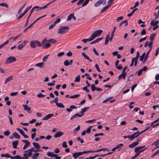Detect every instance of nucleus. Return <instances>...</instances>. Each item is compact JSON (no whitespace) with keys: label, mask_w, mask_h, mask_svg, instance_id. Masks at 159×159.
Listing matches in <instances>:
<instances>
[{"label":"nucleus","mask_w":159,"mask_h":159,"mask_svg":"<svg viewBox=\"0 0 159 159\" xmlns=\"http://www.w3.org/2000/svg\"><path fill=\"white\" fill-rule=\"evenodd\" d=\"M156 34L155 33L151 34L150 36V39L151 42H153L154 41V38Z\"/></svg>","instance_id":"27"},{"label":"nucleus","mask_w":159,"mask_h":159,"mask_svg":"<svg viewBox=\"0 0 159 159\" xmlns=\"http://www.w3.org/2000/svg\"><path fill=\"white\" fill-rule=\"evenodd\" d=\"M103 39V37L98 38L96 39L95 40H94V41H93V42H91L90 43V44H93L96 43H97L98 42H99V41H100L101 40H102Z\"/></svg>","instance_id":"29"},{"label":"nucleus","mask_w":159,"mask_h":159,"mask_svg":"<svg viewBox=\"0 0 159 159\" xmlns=\"http://www.w3.org/2000/svg\"><path fill=\"white\" fill-rule=\"evenodd\" d=\"M49 55V54H48V55H47L46 56H45L44 57L43 59V62L46 61H47Z\"/></svg>","instance_id":"46"},{"label":"nucleus","mask_w":159,"mask_h":159,"mask_svg":"<svg viewBox=\"0 0 159 159\" xmlns=\"http://www.w3.org/2000/svg\"><path fill=\"white\" fill-rule=\"evenodd\" d=\"M110 35L108 34L106 36V39L105 42L104 44L107 45L108 44L109 40H110Z\"/></svg>","instance_id":"30"},{"label":"nucleus","mask_w":159,"mask_h":159,"mask_svg":"<svg viewBox=\"0 0 159 159\" xmlns=\"http://www.w3.org/2000/svg\"><path fill=\"white\" fill-rule=\"evenodd\" d=\"M95 67L96 69L97 70L98 72H101V70H100V68L98 66V65L97 64H96L95 65Z\"/></svg>","instance_id":"58"},{"label":"nucleus","mask_w":159,"mask_h":159,"mask_svg":"<svg viewBox=\"0 0 159 159\" xmlns=\"http://www.w3.org/2000/svg\"><path fill=\"white\" fill-rule=\"evenodd\" d=\"M23 107H24V110H27L28 113H30L31 112L30 107H28L27 105L23 104Z\"/></svg>","instance_id":"11"},{"label":"nucleus","mask_w":159,"mask_h":159,"mask_svg":"<svg viewBox=\"0 0 159 159\" xmlns=\"http://www.w3.org/2000/svg\"><path fill=\"white\" fill-rule=\"evenodd\" d=\"M16 60V58L14 57L10 56L8 57L5 61V63L6 64H8L11 63H12Z\"/></svg>","instance_id":"4"},{"label":"nucleus","mask_w":159,"mask_h":159,"mask_svg":"<svg viewBox=\"0 0 159 159\" xmlns=\"http://www.w3.org/2000/svg\"><path fill=\"white\" fill-rule=\"evenodd\" d=\"M10 132L9 130L6 131L4 132V134L6 136H8L10 134Z\"/></svg>","instance_id":"54"},{"label":"nucleus","mask_w":159,"mask_h":159,"mask_svg":"<svg viewBox=\"0 0 159 159\" xmlns=\"http://www.w3.org/2000/svg\"><path fill=\"white\" fill-rule=\"evenodd\" d=\"M25 14H24V13H21L20 14V16H18L17 18V20H19L21 18H22L23 16H24L25 15Z\"/></svg>","instance_id":"55"},{"label":"nucleus","mask_w":159,"mask_h":159,"mask_svg":"<svg viewBox=\"0 0 159 159\" xmlns=\"http://www.w3.org/2000/svg\"><path fill=\"white\" fill-rule=\"evenodd\" d=\"M92 127V126H90L86 130L87 133L88 134H89L91 132V128Z\"/></svg>","instance_id":"62"},{"label":"nucleus","mask_w":159,"mask_h":159,"mask_svg":"<svg viewBox=\"0 0 159 159\" xmlns=\"http://www.w3.org/2000/svg\"><path fill=\"white\" fill-rule=\"evenodd\" d=\"M63 134V133L61 131L57 132L56 133L54 136V137L55 138L59 137Z\"/></svg>","instance_id":"14"},{"label":"nucleus","mask_w":159,"mask_h":159,"mask_svg":"<svg viewBox=\"0 0 159 159\" xmlns=\"http://www.w3.org/2000/svg\"><path fill=\"white\" fill-rule=\"evenodd\" d=\"M159 153V149L156 151L151 156V157H154L155 156Z\"/></svg>","instance_id":"59"},{"label":"nucleus","mask_w":159,"mask_h":159,"mask_svg":"<svg viewBox=\"0 0 159 159\" xmlns=\"http://www.w3.org/2000/svg\"><path fill=\"white\" fill-rule=\"evenodd\" d=\"M102 32V30H97L93 32L92 35L94 38H95L96 37H98L101 35Z\"/></svg>","instance_id":"7"},{"label":"nucleus","mask_w":159,"mask_h":159,"mask_svg":"<svg viewBox=\"0 0 159 159\" xmlns=\"http://www.w3.org/2000/svg\"><path fill=\"white\" fill-rule=\"evenodd\" d=\"M145 147V146H142L138 147L135 148L134 149V152H137L139 155L141 152H142L147 149V148H145L143 149L142 148Z\"/></svg>","instance_id":"5"},{"label":"nucleus","mask_w":159,"mask_h":159,"mask_svg":"<svg viewBox=\"0 0 159 159\" xmlns=\"http://www.w3.org/2000/svg\"><path fill=\"white\" fill-rule=\"evenodd\" d=\"M46 38H45L42 42V45L43 48L47 49L49 48L51 45L50 43L47 42Z\"/></svg>","instance_id":"3"},{"label":"nucleus","mask_w":159,"mask_h":159,"mask_svg":"<svg viewBox=\"0 0 159 159\" xmlns=\"http://www.w3.org/2000/svg\"><path fill=\"white\" fill-rule=\"evenodd\" d=\"M47 42H49L50 43H57V41L54 39H50L49 40H47Z\"/></svg>","instance_id":"31"},{"label":"nucleus","mask_w":159,"mask_h":159,"mask_svg":"<svg viewBox=\"0 0 159 159\" xmlns=\"http://www.w3.org/2000/svg\"><path fill=\"white\" fill-rule=\"evenodd\" d=\"M112 2L111 3L108 5L107 6L104 7L102 9V10L101 11L100 13H102L104 11H105L112 4Z\"/></svg>","instance_id":"19"},{"label":"nucleus","mask_w":159,"mask_h":159,"mask_svg":"<svg viewBox=\"0 0 159 159\" xmlns=\"http://www.w3.org/2000/svg\"><path fill=\"white\" fill-rule=\"evenodd\" d=\"M30 47L32 48H35L37 46L40 47L41 46L40 42L38 40H33L30 41Z\"/></svg>","instance_id":"2"},{"label":"nucleus","mask_w":159,"mask_h":159,"mask_svg":"<svg viewBox=\"0 0 159 159\" xmlns=\"http://www.w3.org/2000/svg\"><path fill=\"white\" fill-rule=\"evenodd\" d=\"M64 64L65 66H67L70 64V63L68 60H65L64 62Z\"/></svg>","instance_id":"51"},{"label":"nucleus","mask_w":159,"mask_h":159,"mask_svg":"<svg viewBox=\"0 0 159 159\" xmlns=\"http://www.w3.org/2000/svg\"><path fill=\"white\" fill-rule=\"evenodd\" d=\"M51 3V2H48L46 5H45L43 7H40V9H39V10H42V9L46 8L48 7V6Z\"/></svg>","instance_id":"35"},{"label":"nucleus","mask_w":159,"mask_h":159,"mask_svg":"<svg viewBox=\"0 0 159 159\" xmlns=\"http://www.w3.org/2000/svg\"><path fill=\"white\" fill-rule=\"evenodd\" d=\"M127 74V73H122L120 75L118 76V80H120L122 78L124 80H125V77Z\"/></svg>","instance_id":"18"},{"label":"nucleus","mask_w":159,"mask_h":159,"mask_svg":"<svg viewBox=\"0 0 159 159\" xmlns=\"http://www.w3.org/2000/svg\"><path fill=\"white\" fill-rule=\"evenodd\" d=\"M80 128L79 125H78L77 127L74 130V132L78 131L80 129Z\"/></svg>","instance_id":"56"},{"label":"nucleus","mask_w":159,"mask_h":159,"mask_svg":"<svg viewBox=\"0 0 159 159\" xmlns=\"http://www.w3.org/2000/svg\"><path fill=\"white\" fill-rule=\"evenodd\" d=\"M81 155H82L81 152H76L72 154V156L75 159L77 158Z\"/></svg>","instance_id":"13"},{"label":"nucleus","mask_w":159,"mask_h":159,"mask_svg":"<svg viewBox=\"0 0 159 159\" xmlns=\"http://www.w3.org/2000/svg\"><path fill=\"white\" fill-rule=\"evenodd\" d=\"M35 66L37 67H39L40 68H42L44 67L43 63V62H39L35 64Z\"/></svg>","instance_id":"25"},{"label":"nucleus","mask_w":159,"mask_h":159,"mask_svg":"<svg viewBox=\"0 0 159 159\" xmlns=\"http://www.w3.org/2000/svg\"><path fill=\"white\" fill-rule=\"evenodd\" d=\"M14 158L15 159H27L28 158V157H21L19 155H17L14 156Z\"/></svg>","instance_id":"23"},{"label":"nucleus","mask_w":159,"mask_h":159,"mask_svg":"<svg viewBox=\"0 0 159 159\" xmlns=\"http://www.w3.org/2000/svg\"><path fill=\"white\" fill-rule=\"evenodd\" d=\"M113 98V97H109L107 98L105 100H103L102 102H103V103L105 102H107V101L111 99L112 98Z\"/></svg>","instance_id":"45"},{"label":"nucleus","mask_w":159,"mask_h":159,"mask_svg":"<svg viewBox=\"0 0 159 159\" xmlns=\"http://www.w3.org/2000/svg\"><path fill=\"white\" fill-rule=\"evenodd\" d=\"M80 80V75H78L75 78V82H79Z\"/></svg>","instance_id":"37"},{"label":"nucleus","mask_w":159,"mask_h":159,"mask_svg":"<svg viewBox=\"0 0 159 159\" xmlns=\"http://www.w3.org/2000/svg\"><path fill=\"white\" fill-rule=\"evenodd\" d=\"M32 144L35 148L38 149H39L40 148V146L38 143L34 142L32 143Z\"/></svg>","instance_id":"26"},{"label":"nucleus","mask_w":159,"mask_h":159,"mask_svg":"<svg viewBox=\"0 0 159 159\" xmlns=\"http://www.w3.org/2000/svg\"><path fill=\"white\" fill-rule=\"evenodd\" d=\"M145 53L144 52L143 53L142 55L141 56L140 58V61H143V59L145 56Z\"/></svg>","instance_id":"44"},{"label":"nucleus","mask_w":159,"mask_h":159,"mask_svg":"<svg viewBox=\"0 0 159 159\" xmlns=\"http://www.w3.org/2000/svg\"><path fill=\"white\" fill-rule=\"evenodd\" d=\"M2 157H6L7 158H10L11 156L9 155L8 153H6V154H2L1 155Z\"/></svg>","instance_id":"41"},{"label":"nucleus","mask_w":159,"mask_h":159,"mask_svg":"<svg viewBox=\"0 0 159 159\" xmlns=\"http://www.w3.org/2000/svg\"><path fill=\"white\" fill-rule=\"evenodd\" d=\"M24 47V45H23L22 44H20L18 46L17 48V49L19 50H21L22 48Z\"/></svg>","instance_id":"48"},{"label":"nucleus","mask_w":159,"mask_h":159,"mask_svg":"<svg viewBox=\"0 0 159 159\" xmlns=\"http://www.w3.org/2000/svg\"><path fill=\"white\" fill-rule=\"evenodd\" d=\"M127 21H128L127 20H124L122 21L120 24L119 25V26H120L121 25H122V24H123L124 23H125V26L127 25H128V23L127 22Z\"/></svg>","instance_id":"33"},{"label":"nucleus","mask_w":159,"mask_h":159,"mask_svg":"<svg viewBox=\"0 0 159 159\" xmlns=\"http://www.w3.org/2000/svg\"><path fill=\"white\" fill-rule=\"evenodd\" d=\"M94 38V37L92 36V35H91L90 37L89 38L87 39V41L90 42L92 40H93Z\"/></svg>","instance_id":"61"},{"label":"nucleus","mask_w":159,"mask_h":159,"mask_svg":"<svg viewBox=\"0 0 159 159\" xmlns=\"http://www.w3.org/2000/svg\"><path fill=\"white\" fill-rule=\"evenodd\" d=\"M0 4L1 6L5 7L7 8L9 7L8 6L6 3L2 2V3H0Z\"/></svg>","instance_id":"40"},{"label":"nucleus","mask_w":159,"mask_h":159,"mask_svg":"<svg viewBox=\"0 0 159 159\" xmlns=\"http://www.w3.org/2000/svg\"><path fill=\"white\" fill-rule=\"evenodd\" d=\"M149 53L148 52H147L146 54V55H145V57L144 58V60H143V63H144L145 62V61H146L147 60L148 58V56L149 55Z\"/></svg>","instance_id":"42"},{"label":"nucleus","mask_w":159,"mask_h":159,"mask_svg":"<svg viewBox=\"0 0 159 159\" xmlns=\"http://www.w3.org/2000/svg\"><path fill=\"white\" fill-rule=\"evenodd\" d=\"M32 7V6H30L27 7V8L25 10V11H24L23 12L24 13V14H25L28 11L31 9Z\"/></svg>","instance_id":"36"},{"label":"nucleus","mask_w":159,"mask_h":159,"mask_svg":"<svg viewBox=\"0 0 159 159\" xmlns=\"http://www.w3.org/2000/svg\"><path fill=\"white\" fill-rule=\"evenodd\" d=\"M34 148L33 147L31 148L28 149V150H29V152L28 153V154H27V155H28V156L30 157L31 156L32 154V152H39V151H42V150H34Z\"/></svg>","instance_id":"9"},{"label":"nucleus","mask_w":159,"mask_h":159,"mask_svg":"<svg viewBox=\"0 0 159 159\" xmlns=\"http://www.w3.org/2000/svg\"><path fill=\"white\" fill-rule=\"evenodd\" d=\"M90 0H85L82 4V7H84L89 2Z\"/></svg>","instance_id":"39"},{"label":"nucleus","mask_w":159,"mask_h":159,"mask_svg":"<svg viewBox=\"0 0 159 159\" xmlns=\"http://www.w3.org/2000/svg\"><path fill=\"white\" fill-rule=\"evenodd\" d=\"M57 106L59 108H63L65 106L64 105L61 103H57L56 104Z\"/></svg>","instance_id":"32"},{"label":"nucleus","mask_w":159,"mask_h":159,"mask_svg":"<svg viewBox=\"0 0 159 159\" xmlns=\"http://www.w3.org/2000/svg\"><path fill=\"white\" fill-rule=\"evenodd\" d=\"M62 146L64 148H66L67 147V146L66 144V142L65 141L63 142L62 144Z\"/></svg>","instance_id":"64"},{"label":"nucleus","mask_w":159,"mask_h":159,"mask_svg":"<svg viewBox=\"0 0 159 159\" xmlns=\"http://www.w3.org/2000/svg\"><path fill=\"white\" fill-rule=\"evenodd\" d=\"M69 30V27L67 26H60L58 30V33L59 34H63L67 32Z\"/></svg>","instance_id":"1"},{"label":"nucleus","mask_w":159,"mask_h":159,"mask_svg":"<svg viewBox=\"0 0 159 159\" xmlns=\"http://www.w3.org/2000/svg\"><path fill=\"white\" fill-rule=\"evenodd\" d=\"M39 155V153L38 152H36L33 155L32 157L34 159L37 158L38 157Z\"/></svg>","instance_id":"34"},{"label":"nucleus","mask_w":159,"mask_h":159,"mask_svg":"<svg viewBox=\"0 0 159 159\" xmlns=\"http://www.w3.org/2000/svg\"><path fill=\"white\" fill-rule=\"evenodd\" d=\"M135 152L136 153L135 154L134 156H133L131 158V159H134L136 157L139 155L137 152Z\"/></svg>","instance_id":"63"},{"label":"nucleus","mask_w":159,"mask_h":159,"mask_svg":"<svg viewBox=\"0 0 159 159\" xmlns=\"http://www.w3.org/2000/svg\"><path fill=\"white\" fill-rule=\"evenodd\" d=\"M13 137L16 139H20V135L17 134V133L16 132H15L13 133Z\"/></svg>","instance_id":"28"},{"label":"nucleus","mask_w":159,"mask_h":159,"mask_svg":"<svg viewBox=\"0 0 159 159\" xmlns=\"http://www.w3.org/2000/svg\"><path fill=\"white\" fill-rule=\"evenodd\" d=\"M25 4L22 7H21L19 9V10L18 11V14H20L21 12V11H22V10L24 8V7H25Z\"/></svg>","instance_id":"53"},{"label":"nucleus","mask_w":159,"mask_h":159,"mask_svg":"<svg viewBox=\"0 0 159 159\" xmlns=\"http://www.w3.org/2000/svg\"><path fill=\"white\" fill-rule=\"evenodd\" d=\"M19 143V141L17 140L15 141L12 143L13 147L14 148H17V145Z\"/></svg>","instance_id":"17"},{"label":"nucleus","mask_w":159,"mask_h":159,"mask_svg":"<svg viewBox=\"0 0 159 159\" xmlns=\"http://www.w3.org/2000/svg\"><path fill=\"white\" fill-rule=\"evenodd\" d=\"M159 21L158 20L154 21V20H152L151 21L150 24L152 26L156 25L159 23Z\"/></svg>","instance_id":"20"},{"label":"nucleus","mask_w":159,"mask_h":159,"mask_svg":"<svg viewBox=\"0 0 159 159\" xmlns=\"http://www.w3.org/2000/svg\"><path fill=\"white\" fill-rule=\"evenodd\" d=\"M87 86H85L83 87L82 89L83 90L85 91L86 92L89 93V90L87 89Z\"/></svg>","instance_id":"60"},{"label":"nucleus","mask_w":159,"mask_h":159,"mask_svg":"<svg viewBox=\"0 0 159 159\" xmlns=\"http://www.w3.org/2000/svg\"><path fill=\"white\" fill-rule=\"evenodd\" d=\"M139 139H138V141H135L133 143L130 144L129 145V146L130 148H133L139 144Z\"/></svg>","instance_id":"12"},{"label":"nucleus","mask_w":159,"mask_h":159,"mask_svg":"<svg viewBox=\"0 0 159 159\" xmlns=\"http://www.w3.org/2000/svg\"><path fill=\"white\" fill-rule=\"evenodd\" d=\"M22 141L25 143V144L30 145V142L27 140H22Z\"/></svg>","instance_id":"47"},{"label":"nucleus","mask_w":159,"mask_h":159,"mask_svg":"<svg viewBox=\"0 0 159 159\" xmlns=\"http://www.w3.org/2000/svg\"><path fill=\"white\" fill-rule=\"evenodd\" d=\"M116 26H114L113 28L112 32L111 34V37L110 38V41H111V40L113 39L114 34V33H115V30H116Z\"/></svg>","instance_id":"21"},{"label":"nucleus","mask_w":159,"mask_h":159,"mask_svg":"<svg viewBox=\"0 0 159 159\" xmlns=\"http://www.w3.org/2000/svg\"><path fill=\"white\" fill-rule=\"evenodd\" d=\"M47 154L48 156L50 157H55V159H60L61 157L58 156L57 154L53 153V152H48L47 153Z\"/></svg>","instance_id":"8"},{"label":"nucleus","mask_w":159,"mask_h":159,"mask_svg":"<svg viewBox=\"0 0 159 159\" xmlns=\"http://www.w3.org/2000/svg\"><path fill=\"white\" fill-rule=\"evenodd\" d=\"M13 79V76L12 75H11L9 77H8L5 81V84H6L9 81L12 80Z\"/></svg>","instance_id":"22"},{"label":"nucleus","mask_w":159,"mask_h":159,"mask_svg":"<svg viewBox=\"0 0 159 159\" xmlns=\"http://www.w3.org/2000/svg\"><path fill=\"white\" fill-rule=\"evenodd\" d=\"M138 135L137 134V132H136L134 133L133 134L129 135L130 139V140H132L134 139L135 138L138 137Z\"/></svg>","instance_id":"10"},{"label":"nucleus","mask_w":159,"mask_h":159,"mask_svg":"<svg viewBox=\"0 0 159 159\" xmlns=\"http://www.w3.org/2000/svg\"><path fill=\"white\" fill-rule=\"evenodd\" d=\"M154 145L155 146H157V145H159V139L157 141L154 142L152 144V145Z\"/></svg>","instance_id":"50"},{"label":"nucleus","mask_w":159,"mask_h":159,"mask_svg":"<svg viewBox=\"0 0 159 159\" xmlns=\"http://www.w3.org/2000/svg\"><path fill=\"white\" fill-rule=\"evenodd\" d=\"M89 108V107H85L83 108H82L81 109V111H80L81 114L83 116L84 114V112L86 111Z\"/></svg>","instance_id":"24"},{"label":"nucleus","mask_w":159,"mask_h":159,"mask_svg":"<svg viewBox=\"0 0 159 159\" xmlns=\"http://www.w3.org/2000/svg\"><path fill=\"white\" fill-rule=\"evenodd\" d=\"M80 96V94H76L70 97V98H76L79 97Z\"/></svg>","instance_id":"49"},{"label":"nucleus","mask_w":159,"mask_h":159,"mask_svg":"<svg viewBox=\"0 0 159 159\" xmlns=\"http://www.w3.org/2000/svg\"><path fill=\"white\" fill-rule=\"evenodd\" d=\"M106 0H98V1L95 3L94 6L95 7H98L100 6L101 5H104L106 3Z\"/></svg>","instance_id":"6"},{"label":"nucleus","mask_w":159,"mask_h":159,"mask_svg":"<svg viewBox=\"0 0 159 159\" xmlns=\"http://www.w3.org/2000/svg\"><path fill=\"white\" fill-rule=\"evenodd\" d=\"M16 129L18 130L22 135V134L24 133V131L23 130L20 129L19 128H17Z\"/></svg>","instance_id":"43"},{"label":"nucleus","mask_w":159,"mask_h":159,"mask_svg":"<svg viewBox=\"0 0 159 159\" xmlns=\"http://www.w3.org/2000/svg\"><path fill=\"white\" fill-rule=\"evenodd\" d=\"M91 89L93 92H94L96 90V88L94 84H92L91 85Z\"/></svg>","instance_id":"38"},{"label":"nucleus","mask_w":159,"mask_h":159,"mask_svg":"<svg viewBox=\"0 0 159 159\" xmlns=\"http://www.w3.org/2000/svg\"><path fill=\"white\" fill-rule=\"evenodd\" d=\"M82 55L83 56L84 58L88 61H89L90 62H92V61L90 59V58L84 52H82L81 53Z\"/></svg>","instance_id":"16"},{"label":"nucleus","mask_w":159,"mask_h":159,"mask_svg":"<svg viewBox=\"0 0 159 159\" xmlns=\"http://www.w3.org/2000/svg\"><path fill=\"white\" fill-rule=\"evenodd\" d=\"M73 15V14H71L69 15L67 20V21H69L71 20L72 18Z\"/></svg>","instance_id":"52"},{"label":"nucleus","mask_w":159,"mask_h":159,"mask_svg":"<svg viewBox=\"0 0 159 159\" xmlns=\"http://www.w3.org/2000/svg\"><path fill=\"white\" fill-rule=\"evenodd\" d=\"M54 115V114H48L45 116L43 118V120H48V119H50V118H51Z\"/></svg>","instance_id":"15"},{"label":"nucleus","mask_w":159,"mask_h":159,"mask_svg":"<svg viewBox=\"0 0 159 159\" xmlns=\"http://www.w3.org/2000/svg\"><path fill=\"white\" fill-rule=\"evenodd\" d=\"M45 96V95H43L42 93H39V94H38L37 95V96L38 97V98H43V97H44Z\"/></svg>","instance_id":"57"}]
</instances>
